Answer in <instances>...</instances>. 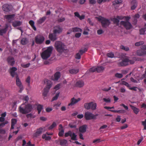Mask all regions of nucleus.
<instances>
[{"mask_svg":"<svg viewBox=\"0 0 146 146\" xmlns=\"http://www.w3.org/2000/svg\"><path fill=\"white\" fill-rule=\"evenodd\" d=\"M33 106L30 104H22L19 106L18 109V111L23 114H27L32 110Z\"/></svg>","mask_w":146,"mask_h":146,"instance_id":"obj_1","label":"nucleus"},{"mask_svg":"<svg viewBox=\"0 0 146 146\" xmlns=\"http://www.w3.org/2000/svg\"><path fill=\"white\" fill-rule=\"evenodd\" d=\"M45 84H46V87L44 88L43 90L42 95L44 96L43 98L45 99V97L47 96V94L49 91L50 88L52 86V83L51 81L47 79H45L44 80Z\"/></svg>","mask_w":146,"mask_h":146,"instance_id":"obj_2","label":"nucleus"},{"mask_svg":"<svg viewBox=\"0 0 146 146\" xmlns=\"http://www.w3.org/2000/svg\"><path fill=\"white\" fill-rule=\"evenodd\" d=\"M54 46L56 50L60 53H62L67 49L66 45L60 41H56L55 42Z\"/></svg>","mask_w":146,"mask_h":146,"instance_id":"obj_3","label":"nucleus"},{"mask_svg":"<svg viewBox=\"0 0 146 146\" xmlns=\"http://www.w3.org/2000/svg\"><path fill=\"white\" fill-rule=\"evenodd\" d=\"M52 51V47L50 46L48 47L46 49L41 53V56L42 58L44 60L47 59L50 56Z\"/></svg>","mask_w":146,"mask_h":146,"instance_id":"obj_4","label":"nucleus"},{"mask_svg":"<svg viewBox=\"0 0 146 146\" xmlns=\"http://www.w3.org/2000/svg\"><path fill=\"white\" fill-rule=\"evenodd\" d=\"M97 18L99 21L101 22L103 27H106L109 25L110 23L109 20L101 16Z\"/></svg>","mask_w":146,"mask_h":146,"instance_id":"obj_5","label":"nucleus"},{"mask_svg":"<svg viewBox=\"0 0 146 146\" xmlns=\"http://www.w3.org/2000/svg\"><path fill=\"white\" fill-rule=\"evenodd\" d=\"M96 103L92 102L89 103H85L84 104L85 108L87 110L91 109L92 110H94L96 109Z\"/></svg>","mask_w":146,"mask_h":146,"instance_id":"obj_6","label":"nucleus"},{"mask_svg":"<svg viewBox=\"0 0 146 146\" xmlns=\"http://www.w3.org/2000/svg\"><path fill=\"white\" fill-rule=\"evenodd\" d=\"M16 84L19 89V92L20 93H21L24 90V87L18 75H17L16 77Z\"/></svg>","mask_w":146,"mask_h":146,"instance_id":"obj_7","label":"nucleus"},{"mask_svg":"<svg viewBox=\"0 0 146 146\" xmlns=\"http://www.w3.org/2000/svg\"><path fill=\"white\" fill-rule=\"evenodd\" d=\"M69 136L71 137V139L72 140H77V135L74 133H72V131L70 130L69 131L66 133H65L64 134V136L65 137H67Z\"/></svg>","mask_w":146,"mask_h":146,"instance_id":"obj_8","label":"nucleus"},{"mask_svg":"<svg viewBox=\"0 0 146 146\" xmlns=\"http://www.w3.org/2000/svg\"><path fill=\"white\" fill-rule=\"evenodd\" d=\"M120 25L123 26L127 30H129L132 28L133 26L131 23L129 21H121L120 23Z\"/></svg>","mask_w":146,"mask_h":146,"instance_id":"obj_9","label":"nucleus"},{"mask_svg":"<svg viewBox=\"0 0 146 146\" xmlns=\"http://www.w3.org/2000/svg\"><path fill=\"white\" fill-rule=\"evenodd\" d=\"M128 57L123 58L121 61L117 63V65L119 66H125L128 65Z\"/></svg>","mask_w":146,"mask_h":146,"instance_id":"obj_10","label":"nucleus"},{"mask_svg":"<svg viewBox=\"0 0 146 146\" xmlns=\"http://www.w3.org/2000/svg\"><path fill=\"white\" fill-rule=\"evenodd\" d=\"M35 40L36 44H40L44 41V38L43 36L38 35L36 36Z\"/></svg>","mask_w":146,"mask_h":146,"instance_id":"obj_11","label":"nucleus"},{"mask_svg":"<svg viewBox=\"0 0 146 146\" xmlns=\"http://www.w3.org/2000/svg\"><path fill=\"white\" fill-rule=\"evenodd\" d=\"M84 117L85 119L87 120L94 119L93 114L88 111L85 113Z\"/></svg>","mask_w":146,"mask_h":146,"instance_id":"obj_12","label":"nucleus"},{"mask_svg":"<svg viewBox=\"0 0 146 146\" xmlns=\"http://www.w3.org/2000/svg\"><path fill=\"white\" fill-rule=\"evenodd\" d=\"M17 70V68L15 67H13L10 68L9 72L11 76L12 77H14L15 76H16V77L17 75H18L17 73L15 72V71H16Z\"/></svg>","mask_w":146,"mask_h":146,"instance_id":"obj_13","label":"nucleus"},{"mask_svg":"<svg viewBox=\"0 0 146 146\" xmlns=\"http://www.w3.org/2000/svg\"><path fill=\"white\" fill-rule=\"evenodd\" d=\"M62 31V29L59 25H57L54 27L53 32L55 34H60Z\"/></svg>","mask_w":146,"mask_h":146,"instance_id":"obj_14","label":"nucleus"},{"mask_svg":"<svg viewBox=\"0 0 146 146\" xmlns=\"http://www.w3.org/2000/svg\"><path fill=\"white\" fill-rule=\"evenodd\" d=\"M80 98H78L77 99H76L74 97H73L71 98L70 100L71 102L68 104V106H72L80 101Z\"/></svg>","mask_w":146,"mask_h":146,"instance_id":"obj_15","label":"nucleus"},{"mask_svg":"<svg viewBox=\"0 0 146 146\" xmlns=\"http://www.w3.org/2000/svg\"><path fill=\"white\" fill-rule=\"evenodd\" d=\"M48 37L50 40L52 41H54L57 39V37L56 34L54 32L53 33H50Z\"/></svg>","mask_w":146,"mask_h":146,"instance_id":"obj_16","label":"nucleus"},{"mask_svg":"<svg viewBox=\"0 0 146 146\" xmlns=\"http://www.w3.org/2000/svg\"><path fill=\"white\" fill-rule=\"evenodd\" d=\"M60 77V73L59 72H56L54 74V77H52L51 79L54 81H57Z\"/></svg>","mask_w":146,"mask_h":146,"instance_id":"obj_17","label":"nucleus"},{"mask_svg":"<svg viewBox=\"0 0 146 146\" xmlns=\"http://www.w3.org/2000/svg\"><path fill=\"white\" fill-rule=\"evenodd\" d=\"M8 62L10 65L13 66L15 64V61L13 57L9 56L7 59Z\"/></svg>","mask_w":146,"mask_h":146,"instance_id":"obj_18","label":"nucleus"},{"mask_svg":"<svg viewBox=\"0 0 146 146\" xmlns=\"http://www.w3.org/2000/svg\"><path fill=\"white\" fill-rule=\"evenodd\" d=\"M43 130V128L41 127L37 129L36 132L34 134V136L36 137H37L39 136L42 133Z\"/></svg>","mask_w":146,"mask_h":146,"instance_id":"obj_19","label":"nucleus"},{"mask_svg":"<svg viewBox=\"0 0 146 146\" xmlns=\"http://www.w3.org/2000/svg\"><path fill=\"white\" fill-rule=\"evenodd\" d=\"M11 6L8 4H5L3 6V10L6 12H8L11 10Z\"/></svg>","mask_w":146,"mask_h":146,"instance_id":"obj_20","label":"nucleus"},{"mask_svg":"<svg viewBox=\"0 0 146 146\" xmlns=\"http://www.w3.org/2000/svg\"><path fill=\"white\" fill-rule=\"evenodd\" d=\"M131 9L132 10H134L137 5V3L136 0H133L131 2Z\"/></svg>","mask_w":146,"mask_h":146,"instance_id":"obj_21","label":"nucleus"},{"mask_svg":"<svg viewBox=\"0 0 146 146\" xmlns=\"http://www.w3.org/2000/svg\"><path fill=\"white\" fill-rule=\"evenodd\" d=\"M87 126L86 125H84L80 127L79 128V131L80 132L84 133L86 131Z\"/></svg>","mask_w":146,"mask_h":146,"instance_id":"obj_22","label":"nucleus"},{"mask_svg":"<svg viewBox=\"0 0 146 146\" xmlns=\"http://www.w3.org/2000/svg\"><path fill=\"white\" fill-rule=\"evenodd\" d=\"M59 141L60 145L62 146H68L67 141L65 139H60Z\"/></svg>","mask_w":146,"mask_h":146,"instance_id":"obj_23","label":"nucleus"},{"mask_svg":"<svg viewBox=\"0 0 146 146\" xmlns=\"http://www.w3.org/2000/svg\"><path fill=\"white\" fill-rule=\"evenodd\" d=\"M84 85V82L82 80H79L77 81L76 84V87L81 88Z\"/></svg>","mask_w":146,"mask_h":146,"instance_id":"obj_24","label":"nucleus"},{"mask_svg":"<svg viewBox=\"0 0 146 146\" xmlns=\"http://www.w3.org/2000/svg\"><path fill=\"white\" fill-rule=\"evenodd\" d=\"M15 16L14 14L5 15L4 16V18L6 19L9 22H10L11 19H13L15 17Z\"/></svg>","mask_w":146,"mask_h":146,"instance_id":"obj_25","label":"nucleus"},{"mask_svg":"<svg viewBox=\"0 0 146 146\" xmlns=\"http://www.w3.org/2000/svg\"><path fill=\"white\" fill-rule=\"evenodd\" d=\"M22 23V22L19 21H15L12 23V26L14 27L20 26Z\"/></svg>","mask_w":146,"mask_h":146,"instance_id":"obj_26","label":"nucleus"},{"mask_svg":"<svg viewBox=\"0 0 146 146\" xmlns=\"http://www.w3.org/2000/svg\"><path fill=\"white\" fill-rule=\"evenodd\" d=\"M17 120L15 119H11V129H13L14 128V126L16 124Z\"/></svg>","mask_w":146,"mask_h":146,"instance_id":"obj_27","label":"nucleus"},{"mask_svg":"<svg viewBox=\"0 0 146 146\" xmlns=\"http://www.w3.org/2000/svg\"><path fill=\"white\" fill-rule=\"evenodd\" d=\"M137 54L138 55L141 56L146 54V51L142 49L137 50Z\"/></svg>","mask_w":146,"mask_h":146,"instance_id":"obj_28","label":"nucleus"},{"mask_svg":"<svg viewBox=\"0 0 146 146\" xmlns=\"http://www.w3.org/2000/svg\"><path fill=\"white\" fill-rule=\"evenodd\" d=\"M130 106L132 109L133 110L134 113L136 114H137L139 111V109L131 105H130Z\"/></svg>","mask_w":146,"mask_h":146,"instance_id":"obj_29","label":"nucleus"},{"mask_svg":"<svg viewBox=\"0 0 146 146\" xmlns=\"http://www.w3.org/2000/svg\"><path fill=\"white\" fill-rule=\"evenodd\" d=\"M104 69L103 66H99L96 67V71L98 72H102Z\"/></svg>","mask_w":146,"mask_h":146,"instance_id":"obj_30","label":"nucleus"},{"mask_svg":"<svg viewBox=\"0 0 146 146\" xmlns=\"http://www.w3.org/2000/svg\"><path fill=\"white\" fill-rule=\"evenodd\" d=\"M128 65L129 63L131 64H133L135 62V61L137 60V58L135 57H133L132 60H129L128 57Z\"/></svg>","mask_w":146,"mask_h":146,"instance_id":"obj_31","label":"nucleus"},{"mask_svg":"<svg viewBox=\"0 0 146 146\" xmlns=\"http://www.w3.org/2000/svg\"><path fill=\"white\" fill-rule=\"evenodd\" d=\"M29 24L31 25L32 28L35 31H36V28L35 26V23L33 20H30L29 22Z\"/></svg>","mask_w":146,"mask_h":146,"instance_id":"obj_32","label":"nucleus"},{"mask_svg":"<svg viewBox=\"0 0 146 146\" xmlns=\"http://www.w3.org/2000/svg\"><path fill=\"white\" fill-rule=\"evenodd\" d=\"M46 19V17H43L38 20L37 21V22L39 24H41L44 22Z\"/></svg>","mask_w":146,"mask_h":146,"instance_id":"obj_33","label":"nucleus"},{"mask_svg":"<svg viewBox=\"0 0 146 146\" xmlns=\"http://www.w3.org/2000/svg\"><path fill=\"white\" fill-rule=\"evenodd\" d=\"M79 71L78 69H70L69 70V72L70 73L73 74H76Z\"/></svg>","mask_w":146,"mask_h":146,"instance_id":"obj_34","label":"nucleus"},{"mask_svg":"<svg viewBox=\"0 0 146 146\" xmlns=\"http://www.w3.org/2000/svg\"><path fill=\"white\" fill-rule=\"evenodd\" d=\"M82 29L78 27L73 28L71 29V31L73 32H81Z\"/></svg>","mask_w":146,"mask_h":146,"instance_id":"obj_35","label":"nucleus"},{"mask_svg":"<svg viewBox=\"0 0 146 146\" xmlns=\"http://www.w3.org/2000/svg\"><path fill=\"white\" fill-rule=\"evenodd\" d=\"M145 27L144 28H142L139 30L140 35H144L146 30V24H145Z\"/></svg>","mask_w":146,"mask_h":146,"instance_id":"obj_36","label":"nucleus"},{"mask_svg":"<svg viewBox=\"0 0 146 146\" xmlns=\"http://www.w3.org/2000/svg\"><path fill=\"white\" fill-rule=\"evenodd\" d=\"M122 2V1L121 0H115L113 2V5L115 6L121 3Z\"/></svg>","mask_w":146,"mask_h":146,"instance_id":"obj_37","label":"nucleus"},{"mask_svg":"<svg viewBox=\"0 0 146 146\" xmlns=\"http://www.w3.org/2000/svg\"><path fill=\"white\" fill-rule=\"evenodd\" d=\"M120 48L122 50H124L125 51H129V47L127 46H125L123 45H121L120 46Z\"/></svg>","mask_w":146,"mask_h":146,"instance_id":"obj_38","label":"nucleus"},{"mask_svg":"<svg viewBox=\"0 0 146 146\" xmlns=\"http://www.w3.org/2000/svg\"><path fill=\"white\" fill-rule=\"evenodd\" d=\"M43 139H45L46 140H49L51 139L50 136H47L46 134H43L42 137Z\"/></svg>","mask_w":146,"mask_h":146,"instance_id":"obj_39","label":"nucleus"},{"mask_svg":"<svg viewBox=\"0 0 146 146\" xmlns=\"http://www.w3.org/2000/svg\"><path fill=\"white\" fill-rule=\"evenodd\" d=\"M7 27L4 29L0 30V35H3V34L5 33L7 31Z\"/></svg>","mask_w":146,"mask_h":146,"instance_id":"obj_40","label":"nucleus"},{"mask_svg":"<svg viewBox=\"0 0 146 146\" xmlns=\"http://www.w3.org/2000/svg\"><path fill=\"white\" fill-rule=\"evenodd\" d=\"M42 106L41 105L39 104L37 105V109L38 111V114H39L40 113L42 109Z\"/></svg>","mask_w":146,"mask_h":146,"instance_id":"obj_41","label":"nucleus"},{"mask_svg":"<svg viewBox=\"0 0 146 146\" xmlns=\"http://www.w3.org/2000/svg\"><path fill=\"white\" fill-rule=\"evenodd\" d=\"M27 41L26 38H23L21 41V43L23 45H25L27 43Z\"/></svg>","mask_w":146,"mask_h":146,"instance_id":"obj_42","label":"nucleus"},{"mask_svg":"<svg viewBox=\"0 0 146 146\" xmlns=\"http://www.w3.org/2000/svg\"><path fill=\"white\" fill-rule=\"evenodd\" d=\"M59 93H57L56 94L55 96L53 97L51 101L53 102V101H54V100H56L58 98V97L59 96Z\"/></svg>","mask_w":146,"mask_h":146,"instance_id":"obj_43","label":"nucleus"},{"mask_svg":"<svg viewBox=\"0 0 146 146\" xmlns=\"http://www.w3.org/2000/svg\"><path fill=\"white\" fill-rule=\"evenodd\" d=\"M144 44V42L143 41H141L139 42H137L135 43V45L136 46H139Z\"/></svg>","mask_w":146,"mask_h":146,"instance_id":"obj_44","label":"nucleus"},{"mask_svg":"<svg viewBox=\"0 0 146 146\" xmlns=\"http://www.w3.org/2000/svg\"><path fill=\"white\" fill-rule=\"evenodd\" d=\"M56 126V124L55 122H53L52 124L48 128L49 129H51Z\"/></svg>","mask_w":146,"mask_h":146,"instance_id":"obj_45","label":"nucleus"},{"mask_svg":"<svg viewBox=\"0 0 146 146\" xmlns=\"http://www.w3.org/2000/svg\"><path fill=\"white\" fill-rule=\"evenodd\" d=\"M113 21L115 24H116L117 25H118L119 21L117 18H114L113 19Z\"/></svg>","mask_w":146,"mask_h":146,"instance_id":"obj_46","label":"nucleus"},{"mask_svg":"<svg viewBox=\"0 0 146 146\" xmlns=\"http://www.w3.org/2000/svg\"><path fill=\"white\" fill-rule=\"evenodd\" d=\"M87 50V49L86 48H85L83 50H79V52L80 54L82 55L84 52H86Z\"/></svg>","mask_w":146,"mask_h":146,"instance_id":"obj_47","label":"nucleus"},{"mask_svg":"<svg viewBox=\"0 0 146 146\" xmlns=\"http://www.w3.org/2000/svg\"><path fill=\"white\" fill-rule=\"evenodd\" d=\"M30 64V63H29L26 64H21V66L24 68H27L29 67Z\"/></svg>","mask_w":146,"mask_h":146,"instance_id":"obj_48","label":"nucleus"},{"mask_svg":"<svg viewBox=\"0 0 146 146\" xmlns=\"http://www.w3.org/2000/svg\"><path fill=\"white\" fill-rule=\"evenodd\" d=\"M31 78L29 76L27 77L26 80V82L28 83V85L29 86L30 85Z\"/></svg>","mask_w":146,"mask_h":146,"instance_id":"obj_49","label":"nucleus"},{"mask_svg":"<svg viewBox=\"0 0 146 146\" xmlns=\"http://www.w3.org/2000/svg\"><path fill=\"white\" fill-rule=\"evenodd\" d=\"M115 76L118 78H121L123 77V75L122 74L116 73L115 74Z\"/></svg>","mask_w":146,"mask_h":146,"instance_id":"obj_50","label":"nucleus"},{"mask_svg":"<svg viewBox=\"0 0 146 146\" xmlns=\"http://www.w3.org/2000/svg\"><path fill=\"white\" fill-rule=\"evenodd\" d=\"M64 131L63 129H62L59 132L58 135L60 137H62L63 135Z\"/></svg>","mask_w":146,"mask_h":146,"instance_id":"obj_51","label":"nucleus"},{"mask_svg":"<svg viewBox=\"0 0 146 146\" xmlns=\"http://www.w3.org/2000/svg\"><path fill=\"white\" fill-rule=\"evenodd\" d=\"M89 71L91 72H94L96 71V67H93L90 68L89 70Z\"/></svg>","mask_w":146,"mask_h":146,"instance_id":"obj_52","label":"nucleus"},{"mask_svg":"<svg viewBox=\"0 0 146 146\" xmlns=\"http://www.w3.org/2000/svg\"><path fill=\"white\" fill-rule=\"evenodd\" d=\"M89 3L90 4L94 5L96 3V0H89Z\"/></svg>","mask_w":146,"mask_h":146,"instance_id":"obj_53","label":"nucleus"},{"mask_svg":"<svg viewBox=\"0 0 146 146\" xmlns=\"http://www.w3.org/2000/svg\"><path fill=\"white\" fill-rule=\"evenodd\" d=\"M81 55L79 53H77L75 55V58L78 59H80L81 58Z\"/></svg>","mask_w":146,"mask_h":146,"instance_id":"obj_54","label":"nucleus"},{"mask_svg":"<svg viewBox=\"0 0 146 146\" xmlns=\"http://www.w3.org/2000/svg\"><path fill=\"white\" fill-rule=\"evenodd\" d=\"M101 141L100 139H98L94 140L93 141V143L96 144L97 143L100 142Z\"/></svg>","mask_w":146,"mask_h":146,"instance_id":"obj_55","label":"nucleus"},{"mask_svg":"<svg viewBox=\"0 0 146 146\" xmlns=\"http://www.w3.org/2000/svg\"><path fill=\"white\" fill-rule=\"evenodd\" d=\"M8 123V121H5V122H3L0 124V127H3L6 124H7Z\"/></svg>","mask_w":146,"mask_h":146,"instance_id":"obj_56","label":"nucleus"},{"mask_svg":"<svg viewBox=\"0 0 146 146\" xmlns=\"http://www.w3.org/2000/svg\"><path fill=\"white\" fill-rule=\"evenodd\" d=\"M109 0H97V2L99 4H101L102 2H105L107 1H109Z\"/></svg>","mask_w":146,"mask_h":146,"instance_id":"obj_57","label":"nucleus"},{"mask_svg":"<svg viewBox=\"0 0 146 146\" xmlns=\"http://www.w3.org/2000/svg\"><path fill=\"white\" fill-rule=\"evenodd\" d=\"M122 84L123 85H124L127 86L128 88H129L130 86L129 85V84L127 82L125 81H123L122 82Z\"/></svg>","mask_w":146,"mask_h":146,"instance_id":"obj_58","label":"nucleus"},{"mask_svg":"<svg viewBox=\"0 0 146 146\" xmlns=\"http://www.w3.org/2000/svg\"><path fill=\"white\" fill-rule=\"evenodd\" d=\"M68 126L71 128H75L76 127V126L75 125H73L72 123L69 124Z\"/></svg>","mask_w":146,"mask_h":146,"instance_id":"obj_59","label":"nucleus"},{"mask_svg":"<svg viewBox=\"0 0 146 146\" xmlns=\"http://www.w3.org/2000/svg\"><path fill=\"white\" fill-rule=\"evenodd\" d=\"M65 20V18L64 17H61L60 18L58 19L57 21L58 22H62Z\"/></svg>","mask_w":146,"mask_h":146,"instance_id":"obj_60","label":"nucleus"},{"mask_svg":"<svg viewBox=\"0 0 146 146\" xmlns=\"http://www.w3.org/2000/svg\"><path fill=\"white\" fill-rule=\"evenodd\" d=\"M29 98L28 96H26L23 98V100L25 101V103H27L29 100Z\"/></svg>","mask_w":146,"mask_h":146,"instance_id":"obj_61","label":"nucleus"},{"mask_svg":"<svg viewBox=\"0 0 146 146\" xmlns=\"http://www.w3.org/2000/svg\"><path fill=\"white\" fill-rule=\"evenodd\" d=\"M143 139V136H141L140 138L139 139L137 142V144L139 145Z\"/></svg>","mask_w":146,"mask_h":146,"instance_id":"obj_62","label":"nucleus"},{"mask_svg":"<svg viewBox=\"0 0 146 146\" xmlns=\"http://www.w3.org/2000/svg\"><path fill=\"white\" fill-rule=\"evenodd\" d=\"M104 32L103 30L102 29H99L97 31V33L99 35L102 34Z\"/></svg>","mask_w":146,"mask_h":146,"instance_id":"obj_63","label":"nucleus"},{"mask_svg":"<svg viewBox=\"0 0 146 146\" xmlns=\"http://www.w3.org/2000/svg\"><path fill=\"white\" fill-rule=\"evenodd\" d=\"M81 33H78L75 34V36L76 38H79L81 36Z\"/></svg>","mask_w":146,"mask_h":146,"instance_id":"obj_64","label":"nucleus"}]
</instances>
